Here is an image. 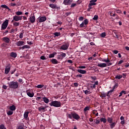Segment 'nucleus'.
<instances>
[{"mask_svg": "<svg viewBox=\"0 0 129 129\" xmlns=\"http://www.w3.org/2000/svg\"><path fill=\"white\" fill-rule=\"evenodd\" d=\"M116 124V123L115 122L111 123L109 124L110 128H111V129L113 128V127H114V126H115Z\"/></svg>", "mask_w": 129, "mask_h": 129, "instance_id": "bb28decb", "label": "nucleus"}, {"mask_svg": "<svg viewBox=\"0 0 129 129\" xmlns=\"http://www.w3.org/2000/svg\"><path fill=\"white\" fill-rule=\"evenodd\" d=\"M109 13H110V16L111 17H115V16H116V14L113 11H109Z\"/></svg>", "mask_w": 129, "mask_h": 129, "instance_id": "a878e982", "label": "nucleus"}, {"mask_svg": "<svg viewBox=\"0 0 129 129\" xmlns=\"http://www.w3.org/2000/svg\"><path fill=\"white\" fill-rule=\"evenodd\" d=\"M78 72H79V73H80L81 74H86V71L83 70L78 69Z\"/></svg>", "mask_w": 129, "mask_h": 129, "instance_id": "4be33fe9", "label": "nucleus"}, {"mask_svg": "<svg viewBox=\"0 0 129 129\" xmlns=\"http://www.w3.org/2000/svg\"><path fill=\"white\" fill-rule=\"evenodd\" d=\"M71 3H72V0H64L63 1V4L65 5V6H68L69 5H71Z\"/></svg>", "mask_w": 129, "mask_h": 129, "instance_id": "2eb2a0df", "label": "nucleus"}, {"mask_svg": "<svg viewBox=\"0 0 129 129\" xmlns=\"http://www.w3.org/2000/svg\"><path fill=\"white\" fill-rule=\"evenodd\" d=\"M116 12L117 14H120L121 13V11L119 9L116 10Z\"/></svg>", "mask_w": 129, "mask_h": 129, "instance_id": "4d7b16f0", "label": "nucleus"}, {"mask_svg": "<svg viewBox=\"0 0 129 129\" xmlns=\"http://www.w3.org/2000/svg\"><path fill=\"white\" fill-rule=\"evenodd\" d=\"M0 129H7V127L5 126V125L4 124H2L0 125Z\"/></svg>", "mask_w": 129, "mask_h": 129, "instance_id": "49530a36", "label": "nucleus"}, {"mask_svg": "<svg viewBox=\"0 0 129 129\" xmlns=\"http://www.w3.org/2000/svg\"><path fill=\"white\" fill-rule=\"evenodd\" d=\"M17 71V69H15V70H14L13 71H11V74H14V72H16V71Z\"/></svg>", "mask_w": 129, "mask_h": 129, "instance_id": "0e129e2a", "label": "nucleus"}, {"mask_svg": "<svg viewBox=\"0 0 129 129\" xmlns=\"http://www.w3.org/2000/svg\"><path fill=\"white\" fill-rule=\"evenodd\" d=\"M23 37H24V33L23 32L20 33L19 35L20 39H23Z\"/></svg>", "mask_w": 129, "mask_h": 129, "instance_id": "a18cd8bd", "label": "nucleus"}, {"mask_svg": "<svg viewBox=\"0 0 129 129\" xmlns=\"http://www.w3.org/2000/svg\"><path fill=\"white\" fill-rule=\"evenodd\" d=\"M3 88H4V89H7V88H8V87L6 85H3Z\"/></svg>", "mask_w": 129, "mask_h": 129, "instance_id": "338daca9", "label": "nucleus"}, {"mask_svg": "<svg viewBox=\"0 0 129 129\" xmlns=\"http://www.w3.org/2000/svg\"><path fill=\"white\" fill-rule=\"evenodd\" d=\"M90 108H91V107H90V106H86L84 108L83 111H84V113H85V115H86L87 111L88 110H90Z\"/></svg>", "mask_w": 129, "mask_h": 129, "instance_id": "f3484780", "label": "nucleus"}, {"mask_svg": "<svg viewBox=\"0 0 129 129\" xmlns=\"http://www.w3.org/2000/svg\"><path fill=\"white\" fill-rule=\"evenodd\" d=\"M74 86H75V87H78V85H79V84H78V83H74Z\"/></svg>", "mask_w": 129, "mask_h": 129, "instance_id": "13d9d810", "label": "nucleus"}, {"mask_svg": "<svg viewBox=\"0 0 129 129\" xmlns=\"http://www.w3.org/2000/svg\"><path fill=\"white\" fill-rule=\"evenodd\" d=\"M90 85H91L90 88H91V89H94L96 88V85H98V81L95 82L94 84H90Z\"/></svg>", "mask_w": 129, "mask_h": 129, "instance_id": "9b49d317", "label": "nucleus"}, {"mask_svg": "<svg viewBox=\"0 0 129 129\" xmlns=\"http://www.w3.org/2000/svg\"><path fill=\"white\" fill-rule=\"evenodd\" d=\"M81 28H86V26L84 24V22H82V24L80 25Z\"/></svg>", "mask_w": 129, "mask_h": 129, "instance_id": "79ce46f5", "label": "nucleus"}, {"mask_svg": "<svg viewBox=\"0 0 129 129\" xmlns=\"http://www.w3.org/2000/svg\"><path fill=\"white\" fill-rule=\"evenodd\" d=\"M83 23H84V24L85 25V26H86V25H87V24H88V19H85L84 22H83Z\"/></svg>", "mask_w": 129, "mask_h": 129, "instance_id": "3c124183", "label": "nucleus"}, {"mask_svg": "<svg viewBox=\"0 0 129 129\" xmlns=\"http://www.w3.org/2000/svg\"><path fill=\"white\" fill-rule=\"evenodd\" d=\"M95 123H96V124H99V123H100V120L97 119H95Z\"/></svg>", "mask_w": 129, "mask_h": 129, "instance_id": "09e8293b", "label": "nucleus"}, {"mask_svg": "<svg viewBox=\"0 0 129 129\" xmlns=\"http://www.w3.org/2000/svg\"><path fill=\"white\" fill-rule=\"evenodd\" d=\"M117 86H118L117 84H115L113 86V88H112L113 90H114V89H115V88H117Z\"/></svg>", "mask_w": 129, "mask_h": 129, "instance_id": "6e6d98bb", "label": "nucleus"}, {"mask_svg": "<svg viewBox=\"0 0 129 129\" xmlns=\"http://www.w3.org/2000/svg\"><path fill=\"white\" fill-rule=\"evenodd\" d=\"M100 96L101 98H105V97L107 96V94L104 92H102L101 93Z\"/></svg>", "mask_w": 129, "mask_h": 129, "instance_id": "aec40b11", "label": "nucleus"}, {"mask_svg": "<svg viewBox=\"0 0 129 129\" xmlns=\"http://www.w3.org/2000/svg\"><path fill=\"white\" fill-rule=\"evenodd\" d=\"M97 2V0H91V1H90V4H96L95 3H96Z\"/></svg>", "mask_w": 129, "mask_h": 129, "instance_id": "5fc2aeb1", "label": "nucleus"}, {"mask_svg": "<svg viewBox=\"0 0 129 129\" xmlns=\"http://www.w3.org/2000/svg\"><path fill=\"white\" fill-rule=\"evenodd\" d=\"M51 62L52 63V64H58L59 63L58 60L54 58H52L51 60Z\"/></svg>", "mask_w": 129, "mask_h": 129, "instance_id": "393cba45", "label": "nucleus"}, {"mask_svg": "<svg viewBox=\"0 0 129 129\" xmlns=\"http://www.w3.org/2000/svg\"><path fill=\"white\" fill-rule=\"evenodd\" d=\"M7 113L8 115H12L14 113V111H12V110L7 111Z\"/></svg>", "mask_w": 129, "mask_h": 129, "instance_id": "2f4dec72", "label": "nucleus"}, {"mask_svg": "<svg viewBox=\"0 0 129 129\" xmlns=\"http://www.w3.org/2000/svg\"><path fill=\"white\" fill-rule=\"evenodd\" d=\"M37 20L39 22V23H43V22H45V21L47 20V18L45 16L39 17H38Z\"/></svg>", "mask_w": 129, "mask_h": 129, "instance_id": "6e6552de", "label": "nucleus"}, {"mask_svg": "<svg viewBox=\"0 0 129 129\" xmlns=\"http://www.w3.org/2000/svg\"><path fill=\"white\" fill-rule=\"evenodd\" d=\"M16 16H21V15H23V12L21 11H18L16 12Z\"/></svg>", "mask_w": 129, "mask_h": 129, "instance_id": "ea45409f", "label": "nucleus"}, {"mask_svg": "<svg viewBox=\"0 0 129 129\" xmlns=\"http://www.w3.org/2000/svg\"><path fill=\"white\" fill-rule=\"evenodd\" d=\"M100 120L101 121V122H103V123H106L107 120L105 118L101 117Z\"/></svg>", "mask_w": 129, "mask_h": 129, "instance_id": "cd10ccee", "label": "nucleus"}, {"mask_svg": "<svg viewBox=\"0 0 129 129\" xmlns=\"http://www.w3.org/2000/svg\"><path fill=\"white\" fill-rule=\"evenodd\" d=\"M11 57H12L13 58H17V54L15 52H12L10 53Z\"/></svg>", "mask_w": 129, "mask_h": 129, "instance_id": "5701e85b", "label": "nucleus"}, {"mask_svg": "<svg viewBox=\"0 0 129 129\" xmlns=\"http://www.w3.org/2000/svg\"><path fill=\"white\" fill-rule=\"evenodd\" d=\"M56 54V52H53V53L49 54V58H54Z\"/></svg>", "mask_w": 129, "mask_h": 129, "instance_id": "c9c22d12", "label": "nucleus"}, {"mask_svg": "<svg viewBox=\"0 0 129 129\" xmlns=\"http://www.w3.org/2000/svg\"><path fill=\"white\" fill-rule=\"evenodd\" d=\"M16 45H17L18 47H20L21 46H24L25 45V42L23 41H19L16 43Z\"/></svg>", "mask_w": 129, "mask_h": 129, "instance_id": "f8f14e48", "label": "nucleus"}, {"mask_svg": "<svg viewBox=\"0 0 129 129\" xmlns=\"http://www.w3.org/2000/svg\"><path fill=\"white\" fill-rule=\"evenodd\" d=\"M30 113V111H28L26 110L24 114V118L25 119H27L29 116V113Z\"/></svg>", "mask_w": 129, "mask_h": 129, "instance_id": "dca6fc26", "label": "nucleus"}, {"mask_svg": "<svg viewBox=\"0 0 129 129\" xmlns=\"http://www.w3.org/2000/svg\"><path fill=\"white\" fill-rule=\"evenodd\" d=\"M83 92H84L85 94H86V95H88V94H90L91 93V92H90V91L87 90H83Z\"/></svg>", "mask_w": 129, "mask_h": 129, "instance_id": "c756f323", "label": "nucleus"}, {"mask_svg": "<svg viewBox=\"0 0 129 129\" xmlns=\"http://www.w3.org/2000/svg\"><path fill=\"white\" fill-rule=\"evenodd\" d=\"M18 129H24V127H23V126H19L18 127Z\"/></svg>", "mask_w": 129, "mask_h": 129, "instance_id": "774afa93", "label": "nucleus"}, {"mask_svg": "<svg viewBox=\"0 0 129 129\" xmlns=\"http://www.w3.org/2000/svg\"><path fill=\"white\" fill-rule=\"evenodd\" d=\"M9 25V20L6 19L2 24L1 30L3 31V30H6L7 28H8V26Z\"/></svg>", "mask_w": 129, "mask_h": 129, "instance_id": "39448f33", "label": "nucleus"}, {"mask_svg": "<svg viewBox=\"0 0 129 129\" xmlns=\"http://www.w3.org/2000/svg\"><path fill=\"white\" fill-rule=\"evenodd\" d=\"M26 93L29 97H34V93H31L29 91H27Z\"/></svg>", "mask_w": 129, "mask_h": 129, "instance_id": "b1692460", "label": "nucleus"}, {"mask_svg": "<svg viewBox=\"0 0 129 129\" xmlns=\"http://www.w3.org/2000/svg\"><path fill=\"white\" fill-rule=\"evenodd\" d=\"M44 85H38L36 86V88H43Z\"/></svg>", "mask_w": 129, "mask_h": 129, "instance_id": "8fccbe9b", "label": "nucleus"}, {"mask_svg": "<svg viewBox=\"0 0 129 129\" xmlns=\"http://www.w3.org/2000/svg\"><path fill=\"white\" fill-rule=\"evenodd\" d=\"M115 79H121V78H122V76L121 75H117L115 77Z\"/></svg>", "mask_w": 129, "mask_h": 129, "instance_id": "37998d69", "label": "nucleus"}, {"mask_svg": "<svg viewBox=\"0 0 129 129\" xmlns=\"http://www.w3.org/2000/svg\"><path fill=\"white\" fill-rule=\"evenodd\" d=\"M55 37H58V36H61V33L60 32H55L53 33Z\"/></svg>", "mask_w": 129, "mask_h": 129, "instance_id": "4c0bfd02", "label": "nucleus"}, {"mask_svg": "<svg viewBox=\"0 0 129 129\" xmlns=\"http://www.w3.org/2000/svg\"><path fill=\"white\" fill-rule=\"evenodd\" d=\"M13 26H14V27H18L20 26V23L17 22H14Z\"/></svg>", "mask_w": 129, "mask_h": 129, "instance_id": "58836bf2", "label": "nucleus"}, {"mask_svg": "<svg viewBox=\"0 0 129 129\" xmlns=\"http://www.w3.org/2000/svg\"><path fill=\"white\" fill-rule=\"evenodd\" d=\"M9 85V87L12 89H17L19 87V83L15 81L10 82Z\"/></svg>", "mask_w": 129, "mask_h": 129, "instance_id": "7ed1b4c3", "label": "nucleus"}, {"mask_svg": "<svg viewBox=\"0 0 129 129\" xmlns=\"http://www.w3.org/2000/svg\"><path fill=\"white\" fill-rule=\"evenodd\" d=\"M67 117L70 119H72L73 118H74L76 120H79L80 119V116L75 112H72L71 113L68 114Z\"/></svg>", "mask_w": 129, "mask_h": 129, "instance_id": "f03ea898", "label": "nucleus"}, {"mask_svg": "<svg viewBox=\"0 0 129 129\" xmlns=\"http://www.w3.org/2000/svg\"><path fill=\"white\" fill-rule=\"evenodd\" d=\"M43 101L45 102V103H49V99H48L47 97H44Z\"/></svg>", "mask_w": 129, "mask_h": 129, "instance_id": "72a5a7b5", "label": "nucleus"}, {"mask_svg": "<svg viewBox=\"0 0 129 129\" xmlns=\"http://www.w3.org/2000/svg\"><path fill=\"white\" fill-rule=\"evenodd\" d=\"M91 78V79H92V80H94V81H95L97 79L96 77H92Z\"/></svg>", "mask_w": 129, "mask_h": 129, "instance_id": "e2e57ef3", "label": "nucleus"}, {"mask_svg": "<svg viewBox=\"0 0 129 129\" xmlns=\"http://www.w3.org/2000/svg\"><path fill=\"white\" fill-rule=\"evenodd\" d=\"M69 48V44L68 43H65L61 46V50H67Z\"/></svg>", "mask_w": 129, "mask_h": 129, "instance_id": "9d476101", "label": "nucleus"}, {"mask_svg": "<svg viewBox=\"0 0 129 129\" xmlns=\"http://www.w3.org/2000/svg\"><path fill=\"white\" fill-rule=\"evenodd\" d=\"M83 20H84V18L83 17L81 16L79 18V21H83Z\"/></svg>", "mask_w": 129, "mask_h": 129, "instance_id": "680f3d73", "label": "nucleus"}, {"mask_svg": "<svg viewBox=\"0 0 129 129\" xmlns=\"http://www.w3.org/2000/svg\"><path fill=\"white\" fill-rule=\"evenodd\" d=\"M38 110L39 111H42L43 112H45V111H46V107H44L41 106L38 108Z\"/></svg>", "mask_w": 129, "mask_h": 129, "instance_id": "6ab92c4d", "label": "nucleus"}, {"mask_svg": "<svg viewBox=\"0 0 129 129\" xmlns=\"http://www.w3.org/2000/svg\"><path fill=\"white\" fill-rule=\"evenodd\" d=\"M1 8H3L4 9H7V10H9V11H11V9H10V8H9V7H8L6 5H1Z\"/></svg>", "mask_w": 129, "mask_h": 129, "instance_id": "7c9ffc66", "label": "nucleus"}, {"mask_svg": "<svg viewBox=\"0 0 129 129\" xmlns=\"http://www.w3.org/2000/svg\"><path fill=\"white\" fill-rule=\"evenodd\" d=\"M102 62H105L106 63H107V64L105 63H98L97 66L98 67H101V68H104V67H107V66H111V65H112V63L109 62H110V60L108 59V58L106 59H103L102 60Z\"/></svg>", "mask_w": 129, "mask_h": 129, "instance_id": "f257e3e1", "label": "nucleus"}, {"mask_svg": "<svg viewBox=\"0 0 129 129\" xmlns=\"http://www.w3.org/2000/svg\"><path fill=\"white\" fill-rule=\"evenodd\" d=\"M19 6H21V4L18 5L15 3L11 4V7H19Z\"/></svg>", "mask_w": 129, "mask_h": 129, "instance_id": "c03bdc74", "label": "nucleus"}, {"mask_svg": "<svg viewBox=\"0 0 129 129\" xmlns=\"http://www.w3.org/2000/svg\"><path fill=\"white\" fill-rule=\"evenodd\" d=\"M83 76L82 74H78V75H76L75 76V77H76V78H81V79H82V78H83Z\"/></svg>", "mask_w": 129, "mask_h": 129, "instance_id": "e433bc0d", "label": "nucleus"}, {"mask_svg": "<svg viewBox=\"0 0 129 129\" xmlns=\"http://www.w3.org/2000/svg\"><path fill=\"white\" fill-rule=\"evenodd\" d=\"M40 59L41 60H47V58H46V57H45V56L44 55H42L41 57H40Z\"/></svg>", "mask_w": 129, "mask_h": 129, "instance_id": "864d4df0", "label": "nucleus"}, {"mask_svg": "<svg viewBox=\"0 0 129 129\" xmlns=\"http://www.w3.org/2000/svg\"><path fill=\"white\" fill-rule=\"evenodd\" d=\"M114 90H113V89H112V90H110V91H109L108 92H107V96H109V93H112V92H113V91H114Z\"/></svg>", "mask_w": 129, "mask_h": 129, "instance_id": "603ef678", "label": "nucleus"}, {"mask_svg": "<svg viewBox=\"0 0 129 129\" xmlns=\"http://www.w3.org/2000/svg\"><path fill=\"white\" fill-rule=\"evenodd\" d=\"M107 120L109 123H112V120H113V119L111 117H108Z\"/></svg>", "mask_w": 129, "mask_h": 129, "instance_id": "473e14b6", "label": "nucleus"}, {"mask_svg": "<svg viewBox=\"0 0 129 129\" xmlns=\"http://www.w3.org/2000/svg\"><path fill=\"white\" fill-rule=\"evenodd\" d=\"M2 41H3V42H5V43H7V44H9L11 40L8 37H5L2 38Z\"/></svg>", "mask_w": 129, "mask_h": 129, "instance_id": "4468645a", "label": "nucleus"}, {"mask_svg": "<svg viewBox=\"0 0 129 129\" xmlns=\"http://www.w3.org/2000/svg\"><path fill=\"white\" fill-rule=\"evenodd\" d=\"M49 6L51 9H56V8H57V9H58V7H57V6L55 4H50L49 5Z\"/></svg>", "mask_w": 129, "mask_h": 129, "instance_id": "c85d7f7f", "label": "nucleus"}, {"mask_svg": "<svg viewBox=\"0 0 129 129\" xmlns=\"http://www.w3.org/2000/svg\"><path fill=\"white\" fill-rule=\"evenodd\" d=\"M93 20H94V21H97V20H98V16L95 15L94 16V18H93Z\"/></svg>", "mask_w": 129, "mask_h": 129, "instance_id": "de8ad7c7", "label": "nucleus"}, {"mask_svg": "<svg viewBox=\"0 0 129 129\" xmlns=\"http://www.w3.org/2000/svg\"><path fill=\"white\" fill-rule=\"evenodd\" d=\"M113 53H114V54H117V53H118V51L116 50H115L113 51Z\"/></svg>", "mask_w": 129, "mask_h": 129, "instance_id": "69168bd1", "label": "nucleus"}, {"mask_svg": "<svg viewBox=\"0 0 129 129\" xmlns=\"http://www.w3.org/2000/svg\"><path fill=\"white\" fill-rule=\"evenodd\" d=\"M9 109L12 111H15V110H16V106H15V105H12L9 107Z\"/></svg>", "mask_w": 129, "mask_h": 129, "instance_id": "412c9836", "label": "nucleus"}, {"mask_svg": "<svg viewBox=\"0 0 129 129\" xmlns=\"http://www.w3.org/2000/svg\"><path fill=\"white\" fill-rule=\"evenodd\" d=\"M92 6H96V4H89L88 7H89V10H91L92 9V7H91Z\"/></svg>", "mask_w": 129, "mask_h": 129, "instance_id": "f704fd0d", "label": "nucleus"}, {"mask_svg": "<svg viewBox=\"0 0 129 129\" xmlns=\"http://www.w3.org/2000/svg\"><path fill=\"white\" fill-rule=\"evenodd\" d=\"M11 71V66L9 65L6 67L5 72V74H9V72Z\"/></svg>", "mask_w": 129, "mask_h": 129, "instance_id": "ddd939ff", "label": "nucleus"}, {"mask_svg": "<svg viewBox=\"0 0 129 129\" xmlns=\"http://www.w3.org/2000/svg\"><path fill=\"white\" fill-rule=\"evenodd\" d=\"M76 4H75V3H73V4H72V5H71V7L72 8H74V7H76Z\"/></svg>", "mask_w": 129, "mask_h": 129, "instance_id": "052dcab7", "label": "nucleus"}, {"mask_svg": "<svg viewBox=\"0 0 129 129\" xmlns=\"http://www.w3.org/2000/svg\"><path fill=\"white\" fill-rule=\"evenodd\" d=\"M79 68H80V69H85V68H86V67H85V66H80V67H79Z\"/></svg>", "mask_w": 129, "mask_h": 129, "instance_id": "bf43d9fd", "label": "nucleus"}, {"mask_svg": "<svg viewBox=\"0 0 129 129\" xmlns=\"http://www.w3.org/2000/svg\"><path fill=\"white\" fill-rule=\"evenodd\" d=\"M66 56V53L62 52L61 54H59L57 56L58 60H62L63 58H65Z\"/></svg>", "mask_w": 129, "mask_h": 129, "instance_id": "1a4fd4ad", "label": "nucleus"}, {"mask_svg": "<svg viewBox=\"0 0 129 129\" xmlns=\"http://www.w3.org/2000/svg\"><path fill=\"white\" fill-rule=\"evenodd\" d=\"M29 22L31 24H34V23L36 22V18L35 17V15H34V14L30 17Z\"/></svg>", "mask_w": 129, "mask_h": 129, "instance_id": "0eeeda50", "label": "nucleus"}, {"mask_svg": "<svg viewBox=\"0 0 129 129\" xmlns=\"http://www.w3.org/2000/svg\"><path fill=\"white\" fill-rule=\"evenodd\" d=\"M50 106L54 107H61V102L58 101H52L49 104Z\"/></svg>", "mask_w": 129, "mask_h": 129, "instance_id": "20e7f679", "label": "nucleus"}, {"mask_svg": "<svg viewBox=\"0 0 129 129\" xmlns=\"http://www.w3.org/2000/svg\"><path fill=\"white\" fill-rule=\"evenodd\" d=\"M30 46H29L28 45H25L22 47H20L19 49H20V50H24L25 49H30Z\"/></svg>", "mask_w": 129, "mask_h": 129, "instance_id": "a211bd4d", "label": "nucleus"}, {"mask_svg": "<svg viewBox=\"0 0 129 129\" xmlns=\"http://www.w3.org/2000/svg\"><path fill=\"white\" fill-rule=\"evenodd\" d=\"M23 18V16H17L15 15L13 17V20L11 21L12 23L15 21V22H19V21H22V19Z\"/></svg>", "mask_w": 129, "mask_h": 129, "instance_id": "423d86ee", "label": "nucleus"}, {"mask_svg": "<svg viewBox=\"0 0 129 129\" xmlns=\"http://www.w3.org/2000/svg\"><path fill=\"white\" fill-rule=\"evenodd\" d=\"M106 36V33L105 32H103L100 34V37L102 38H105V37Z\"/></svg>", "mask_w": 129, "mask_h": 129, "instance_id": "a19ab883", "label": "nucleus"}]
</instances>
